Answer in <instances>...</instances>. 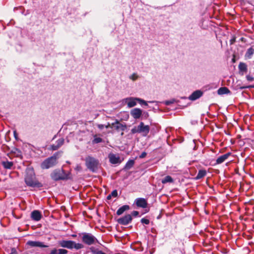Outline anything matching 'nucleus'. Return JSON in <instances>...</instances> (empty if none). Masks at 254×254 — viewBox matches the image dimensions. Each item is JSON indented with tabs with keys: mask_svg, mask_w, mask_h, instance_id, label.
<instances>
[{
	"mask_svg": "<svg viewBox=\"0 0 254 254\" xmlns=\"http://www.w3.org/2000/svg\"><path fill=\"white\" fill-rule=\"evenodd\" d=\"M230 152H228L223 155H221L217 158L216 160V164H220L225 161L231 155Z\"/></svg>",
	"mask_w": 254,
	"mask_h": 254,
	"instance_id": "nucleus-16",
	"label": "nucleus"
},
{
	"mask_svg": "<svg viewBox=\"0 0 254 254\" xmlns=\"http://www.w3.org/2000/svg\"><path fill=\"white\" fill-rule=\"evenodd\" d=\"M141 222L142 224L147 225V224H149V220L148 219H146L145 218H143L141 219Z\"/></svg>",
	"mask_w": 254,
	"mask_h": 254,
	"instance_id": "nucleus-33",
	"label": "nucleus"
},
{
	"mask_svg": "<svg viewBox=\"0 0 254 254\" xmlns=\"http://www.w3.org/2000/svg\"><path fill=\"white\" fill-rule=\"evenodd\" d=\"M102 141H103L102 138L99 137H97L96 135H95L94 136V139L92 140V143L93 144H97V143L102 142Z\"/></svg>",
	"mask_w": 254,
	"mask_h": 254,
	"instance_id": "nucleus-28",
	"label": "nucleus"
},
{
	"mask_svg": "<svg viewBox=\"0 0 254 254\" xmlns=\"http://www.w3.org/2000/svg\"><path fill=\"white\" fill-rule=\"evenodd\" d=\"M109 159L111 163L116 164L120 163V157L114 154L109 155Z\"/></svg>",
	"mask_w": 254,
	"mask_h": 254,
	"instance_id": "nucleus-17",
	"label": "nucleus"
},
{
	"mask_svg": "<svg viewBox=\"0 0 254 254\" xmlns=\"http://www.w3.org/2000/svg\"><path fill=\"white\" fill-rule=\"evenodd\" d=\"M149 103H154L155 101H148Z\"/></svg>",
	"mask_w": 254,
	"mask_h": 254,
	"instance_id": "nucleus-49",
	"label": "nucleus"
},
{
	"mask_svg": "<svg viewBox=\"0 0 254 254\" xmlns=\"http://www.w3.org/2000/svg\"><path fill=\"white\" fill-rule=\"evenodd\" d=\"M68 251L65 249H58V254H67Z\"/></svg>",
	"mask_w": 254,
	"mask_h": 254,
	"instance_id": "nucleus-32",
	"label": "nucleus"
},
{
	"mask_svg": "<svg viewBox=\"0 0 254 254\" xmlns=\"http://www.w3.org/2000/svg\"><path fill=\"white\" fill-rule=\"evenodd\" d=\"M83 244L91 246L99 243L97 239L91 233L83 232L79 234Z\"/></svg>",
	"mask_w": 254,
	"mask_h": 254,
	"instance_id": "nucleus-3",
	"label": "nucleus"
},
{
	"mask_svg": "<svg viewBox=\"0 0 254 254\" xmlns=\"http://www.w3.org/2000/svg\"><path fill=\"white\" fill-rule=\"evenodd\" d=\"M246 78L248 81H252L254 80V77H253V76H252L250 75H247L246 76Z\"/></svg>",
	"mask_w": 254,
	"mask_h": 254,
	"instance_id": "nucleus-36",
	"label": "nucleus"
},
{
	"mask_svg": "<svg viewBox=\"0 0 254 254\" xmlns=\"http://www.w3.org/2000/svg\"><path fill=\"white\" fill-rule=\"evenodd\" d=\"M50 254H58V249H53L51 251Z\"/></svg>",
	"mask_w": 254,
	"mask_h": 254,
	"instance_id": "nucleus-35",
	"label": "nucleus"
},
{
	"mask_svg": "<svg viewBox=\"0 0 254 254\" xmlns=\"http://www.w3.org/2000/svg\"><path fill=\"white\" fill-rule=\"evenodd\" d=\"M206 175V171L205 170H199L198 171L197 176L195 177V180H199L203 178Z\"/></svg>",
	"mask_w": 254,
	"mask_h": 254,
	"instance_id": "nucleus-20",
	"label": "nucleus"
},
{
	"mask_svg": "<svg viewBox=\"0 0 254 254\" xmlns=\"http://www.w3.org/2000/svg\"><path fill=\"white\" fill-rule=\"evenodd\" d=\"M233 41H235V40H231V44H233Z\"/></svg>",
	"mask_w": 254,
	"mask_h": 254,
	"instance_id": "nucleus-47",
	"label": "nucleus"
},
{
	"mask_svg": "<svg viewBox=\"0 0 254 254\" xmlns=\"http://www.w3.org/2000/svg\"><path fill=\"white\" fill-rule=\"evenodd\" d=\"M239 70L240 72H245L247 71V65L245 63H240L238 66Z\"/></svg>",
	"mask_w": 254,
	"mask_h": 254,
	"instance_id": "nucleus-24",
	"label": "nucleus"
},
{
	"mask_svg": "<svg viewBox=\"0 0 254 254\" xmlns=\"http://www.w3.org/2000/svg\"><path fill=\"white\" fill-rule=\"evenodd\" d=\"M64 143V139L61 138L57 140L56 143L51 146V148L53 150H56L58 149Z\"/></svg>",
	"mask_w": 254,
	"mask_h": 254,
	"instance_id": "nucleus-18",
	"label": "nucleus"
},
{
	"mask_svg": "<svg viewBox=\"0 0 254 254\" xmlns=\"http://www.w3.org/2000/svg\"><path fill=\"white\" fill-rule=\"evenodd\" d=\"M129 209V206L128 205H124L119 208L117 211V214L118 215H121L125 211L128 210Z\"/></svg>",
	"mask_w": 254,
	"mask_h": 254,
	"instance_id": "nucleus-19",
	"label": "nucleus"
},
{
	"mask_svg": "<svg viewBox=\"0 0 254 254\" xmlns=\"http://www.w3.org/2000/svg\"><path fill=\"white\" fill-rule=\"evenodd\" d=\"M137 98L127 97L123 100V102L127 105L128 108H131L136 105Z\"/></svg>",
	"mask_w": 254,
	"mask_h": 254,
	"instance_id": "nucleus-7",
	"label": "nucleus"
},
{
	"mask_svg": "<svg viewBox=\"0 0 254 254\" xmlns=\"http://www.w3.org/2000/svg\"><path fill=\"white\" fill-rule=\"evenodd\" d=\"M97 127L100 129H102L104 127V126L103 125H102V124L98 125Z\"/></svg>",
	"mask_w": 254,
	"mask_h": 254,
	"instance_id": "nucleus-44",
	"label": "nucleus"
},
{
	"mask_svg": "<svg viewBox=\"0 0 254 254\" xmlns=\"http://www.w3.org/2000/svg\"><path fill=\"white\" fill-rule=\"evenodd\" d=\"M9 254H17L16 249L15 248H12Z\"/></svg>",
	"mask_w": 254,
	"mask_h": 254,
	"instance_id": "nucleus-37",
	"label": "nucleus"
},
{
	"mask_svg": "<svg viewBox=\"0 0 254 254\" xmlns=\"http://www.w3.org/2000/svg\"><path fill=\"white\" fill-rule=\"evenodd\" d=\"M146 155V153L145 152H142L141 155H140V158H143L145 157Z\"/></svg>",
	"mask_w": 254,
	"mask_h": 254,
	"instance_id": "nucleus-43",
	"label": "nucleus"
},
{
	"mask_svg": "<svg viewBox=\"0 0 254 254\" xmlns=\"http://www.w3.org/2000/svg\"><path fill=\"white\" fill-rule=\"evenodd\" d=\"M71 173L70 172L67 173L63 169H55L51 174V177L52 180L55 181L60 180H67L71 179Z\"/></svg>",
	"mask_w": 254,
	"mask_h": 254,
	"instance_id": "nucleus-2",
	"label": "nucleus"
},
{
	"mask_svg": "<svg viewBox=\"0 0 254 254\" xmlns=\"http://www.w3.org/2000/svg\"><path fill=\"white\" fill-rule=\"evenodd\" d=\"M136 205L139 207L143 208H146L147 205L146 200L143 198H138L135 199Z\"/></svg>",
	"mask_w": 254,
	"mask_h": 254,
	"instance_id": "nucleus-12",
	"label": "nucleus"
},
{
	"mask_svg": "<svg viewBox=\"0 0 254 254\" xmlns=\"http://www.w3.org/2000/svg\"><path fill=\"white\" fill-rule=\"evenodd\" d=\"M25 183L28 187L33 188H41L42 183H40L36 178L33 169L27 168L26 170V175L24 179Z\"/></svg>",
	"mask_w": 254,
	"mask_h": 254,
	"instance_id": "nucleus-1",
	"label": "nucleus"
},
{
	"mask_svg": "<svg viewBox=\"0 0 254 254\" xmlns=\"http://www.w3.org/2000/svg\"><path fill=\"white\" fill-rule=\"evenodd\" d=\"M110 125L109 123L108 124V125L107 126H105V127L106 128H108L110 127Z\"/></svg>",
	"mask_w": 254,
	"mask_h": 254,
	"instance_id": "nucleus-46",
	"label": "nucleus"
},
{
	"mask_svg": "<svg viewBox=\"0 0 254 254\" xmlns=\"http://www.w3.org/2000/svg\"><path fill=\"white\" fill-rule=\"evenodd\" d=\"M217 93L219 95H223V94L230 93V91L229 90V89L228 88H227L226 87H223L220 88L218 90Z\"/></svg>",
	"mask_w": 254,
	"mask_h": 254,
	"instance_id": "nucleus-21",
	"label": "nucleus"
},
{
	"mask_svg": "<svg viewBox=\"0 0 254 254\" xmlns=\"http://www.w3.org/2000/svg\"><path fill=\"white\" fill-rule=\"evenodd\" d=\"M112 127L117 130H121L124 131L126 128V125H123L118 121H116L115 123H112Z\"/></svg>",
	"mask_w": 254,
	"mask_h": 254,
	"instance_id": "nucleus-15",
	"label": "nucleus"
},
{
	"mask_svg": "<svg viewBox=\"0 0 254 254\" xmlns=\"http://www.w3.org/2000/svg\"><path fill=\"white\" fill-rule=\"evenodd\" d=\"M134 164V161L133 160H129L126 163L125 169L126 170H129L133 167Z\"/></svg>",
	"mask_w": 254,
	"mask_h": 254,
	"instance_id": "nucleus-25",
	"label": "nucleus"
},
{
	"mask_svg": "<svg viewBox=\"0 0 254 254\" xmlns=\"http://www.w3.org/2000/svg\"><path fill=\"white\" fill-rule=\"evenodd\" d=\"M173 182V180L172 178L170 176H166L162 180V184H166L167 183H172Z\"/></svg>",
	"mask_w": 254,
	"mask_h": 254,
	"instance_id": "nucleus-27",
	"label": "nucleus"
},
{
	"mask_svg": "<svg viewBox=\"0 0 254 254\" xmlns=\"http://www.w3.org/2000/svg\"><path fill=\"white\" fill-rule=\"evenodd\" d=\"M131 214L132 216L136 217L139 215V212L137 211H133Z\"/></svg>",
	"mask_w": 254,
	"mask_h": 254,
	"instance_id": "nucleus-40",
	"label": "nucleus"
},
{
	"mask_svg": "<svg viewBox=\"0 0 254 254\" xmlns=\"http://www.w3.org/2000/svg\"><path fill=\"white\" fill-rule=\"evenodd\" d=\"M2 165L5 169H10L13 165L12 162L2 161Z\"/></svg>",
	"mask_w": 254,
	"mask_h": 254,
	"instance_id": "nucleus-23",
	"label": "nucleus"
},
{
	"mask_svg": "<svg viewBox=\"0 0 254 254\" xmlns=\"http://www.w3.org/2000/svg\"><path fill=\"white\" fill-rule=\"evenodd\" d=\"M58 153L54 154L52 156L45 159L41 164V167L43 169H48L55 166L57 163Z\"/></svg>",
	"mask_w": 254,
	"mask_h": 254,
	"instance_id": "nucleus-5",
	"label": "nucleus"
},
{
	"mask_svg": "<svg viewBox=\"0 0 254 254\" xmlns=\"http://www.w3.org/2000/svg\"><path fill=\"white\" fill-rule=\"evenodd\" d=\"M26 245L31 247H40L47 248L48 246L45 245L44 243L39 241H28L26 243Z\"/></svg>",
	"mask_w": 254,
	"mask_h": 254,
	"instance_id": "nucleus-10",
	"label": "nucleus"
},
{
	"mask_svg": "<svg viewBox=\"0 0 254 254\" xmlns=\"http://www.w3.org/2000/svg\"><path fill=\"white\" fill-rule=\"evenodd\" d=\"M150 131V127L145 125L143 122H140L137 126L134 127L131 129V132L133 134L140 133L143 136H146Z\"/></svg>",
	"mask_w": 254,
	"mask_h": 254,
	"instance_id": "nucleus-4",
	"label": "nucleus"
},
{
	"mask_svg": "<svg viewBox=\"0 0 254 254\" xmlns=\"http://www.w3.org/2000/svg\"><path fill=\"white\" fill-rule=\"evenodd\" d=\"M174 100H170V101H166L165 102V104L167 105H169L171 104H173L174 103Z\"/></svg>",
	"mask_w": 254,
	"mask_h": 254,
	"instance_id": "nucleus-39",
	"label": "nucleus"
},
{
	"mask_svg": "<svg viewBox=\"0 0 254 254\" xmlns=\"http://www.w3.org/2000/svg\"><path fill=\"white\" fill-rule=\"evenodd\" d=\"M251 87H254V86H241L239 88L240 89H244L249 88H251Z\"/></svg>",
	"mask_w": 254,
	"mask_h": 254,
	"instance_id": "nucleus-42",
	"label": "nucleus"
},
{
	"mask_svg": "<svg viewBox=\"0 0 254 254\" xmlns=\"http://www.w3.org/2000/svg\"><path fill=\"white\" fill-rule=\"evenodd\" d=\"M81 167L80 165H77L75 168V170L77 171H80L81 170Z\"/></svg>",
	"mask_w": 254,
	"mask_h": 254,
	"instance_id": "nucleus-38",
	"label": "nucleus"
},
{
	"mask_svg": "<svg viewBox=\"0 0 254 254\" xmlns=\"http://www.w3.org/2000/svg\"><path fill=\"white\" fill-rule=\"evenodd\" d=\"M91 252L93 254H106L103 253L102 251L95 250L94 248H91Z\"/></svg>",
	"mask_w": 254,
	"mask_h": 254,
	"instance_id": "nucleus-29",
	"label": "nucleus"
},
{
	"mask_svg": "<svg viewBox=\"0 0 254 254\" xmlns=\"http://www.w3.org/2000/svg\"><path fill=\"white\" fill-rule=\"evenodd\" d=\"M72 241L62 240L59 242V245L63 248L72 249Z\"/></svg>",
	"mask_w": 254,
	"mask_h": 254,
	"instance_id": "nucleus-11",
	"label": "nucleus"
},
{
	"mask_svg": "<svg viewBox=\"0 0 254 254\" xmlns=\"http://www.w3.org/2000/svg\"><path fill=\"white\" fill-rule=\"evenodd\" d=\"M31 218L33 220L39 221L42 218V215L38 210H34L31 213Z\"/></svg>",
	"mask_w": 254,
	"mask_h": 254,
	"instance_id": "nucleus-14",
	"label": "nucleus"
},
{
	"mask_svg": "<svg viewBox=\"0 0 254 254\" xmlns=\"http://www.w3.org/2000/svg\"><path fill=\"white\" fill-rule=\"evenodd\" d=\"M18 9H19L21 11V14H23V7H22L20 6L19 7H15L14 9V10H18Z\"/></svg>",
	"mask_w": 254,
	"mask_h": 254,
	"instance_id": "nucleus-41",
	"label": "nucleus"
},
{
	"mask_svg": "<svg viewBox=\"0 0 254 254\" xmlns=\"http://www.w3.org/2000/svg\"><path fill=\"white\" fill-rule=\"evenodd\" d=\"M254 49L252 47L248 49L245 56L248 58L250 59L251 58V56L254 54Z\"/></svg>",
	"mask_w": 254,
	"mask_h": 254,
	"instance_id": "nucleus-26",
	"label": "nucleus"
},
{
	"mask_svg": "<svg viewBox=\"0 0 254 254\" xmlns=\"http://www.w3.org/2000/svg\"><path fill=\"white\" fill-rule=\"evenodd\" d=\"M233 41H235V40H231V44H233Z\"/></svg>",
	"mask_w": 254,
	"mask_h": 254,
	"instance_id": "nucleus-48",
	"label": "nucleus"
},
{
	"mask_svg": "<svg viewBox=\"0 0 254 254\" xmlns=\"http://www.w3.org/2000/svg\"><path fill=\"white\" fill-rule=\"evenodd\" d=\"M138 75L135 73H133L129 76V78L133 81L136 80L138 78Z\"/></svg>",
	"mask_w": 254,
	"mask_h": 254,
	"instance_id": "nucleus-31",
	"label": "nucleus"
},
{
	"mask_svg": "<svg viewBox=\"0 0 254 254\" xmlns=\"http://www.w3.org/2000/svg\"><path fill=\"white\" fill-rule=\"evenodd\" d=\"M142 114V111L139 108H134L130 111V115L135 120L139 119Z\"/></svg>",
	"mask_w": 254,
	"mask_h": 254,
	"instance_id": "nucleus-9",
	"label": "nucleus"
},
{
	"mask_svg": "<svg viewBox=\"0 0 254 254\" xmlns=\"http://www.w3.org/2000/svg\"><path fill=\"white\" fill-rule=\"evenodd\" d=\"M112 197V195L110 194L109 195L107 196V199H110Z\"/></svg>",
	"mask_w": 254,
	"mask_h": 254,
	"instance_id": "nucleus-45",
	"label": "nucleus"
},
{
	"mask_svg": "<svg viewBox=\"0 0 254 254\" xmlns=\"http://www.w3.org/2000/svg\"><path fill=\"white\" fill-rule=\"evenodd\" d=\"M203 94V92L200 90H196L193 92L189 97V99L191 101H194L200 98Z\"/></svg>",
	"mask_w": 254,
	"mask_h": 254,
	"instance_id": "nucleus-13",
	"label": "nucleus"
},
{
	"mask_svg": "<svg viewBox=\"0 0 254 254\" xmlns=\"http://www.w3.org/2000/svg\"><path fill=\"white\" fill-rule=\"evenodd\" d=\"M72 249L74 248L76 250H78L84 248L83 244L81 243H76L74 241H72Z\"/></svg>",
	"mask_w": 254,
	"mask_h": 254,
	"instance_id": "nucleus-22",
	"label": "nucleus"
},
{
	"mask_svg": "<svg viewBox=\"0 0 254 254\" xmlns=\"http://www.w3.org/2000/svg\"><path fill=\"white\" fill-rule=\"evenodd\" d=\"M137 102L140 105H143L146 106H148L147 102L146 101H145V100L141 99V98H137Z\"/></svg>",
	"mask_w": 254,
	"mask_h": 254,
	"instance_id": "nucleus-30",
	"label": "nucleus"
},
{
	"mask_svg": "<svg viewBox=\"0 0 254 254\" xmlns=\"http://www.w3.org/2000/svg\"><path fill=\"white\" fill-rule=\"evenodd\" d=\"M131 216L130 214H127L122 218L118 219V222L120 224L126 225L131 222Z\"/></svg>",
	"mask_w": 254,
	"mask_h": 254,
	"instance_id": "nucleus-8",
	"label": "nucleus"
},
{
	"mask_svg": "<svg viewBox=\"0 0 254 254\" xmlns=\"http://www.w3.org/2000/svg\"><path fill=\"white\" fill-rule=\"evenodd\" d=\"M110 194L112 195V196L116 197L118 196V191L116 190H115L112 191Z\"/></svg>",
	"mask_w": 254,
	"mask_h": 254,
	"instance_id": "nucleus-34",
	"label": "nucleus"
},
{
	"mask_svg": "<svg viewBox=\"0 0 254 254\" xmlns=\"http://www.w3.org/2000/svg\"><path fill=\"white\" fill-rule=\"evenodd\" d=\"M85 161L86 166L89 170L93 172L97 170L99 164L97 159L89 156L85 158Z\"/></svg>",
	"mask_w": 254,
	"mask_h": 254,
	"instance_id": "nucleus-6",
	"label": "nucleus"
},
{
	"mask_svg": "<svg viewBox=\"0 0 254 254\" xmlns=\"http://www.w3.org/2000/svg\"><path fill=\"white\" fill-rule=\"evenodd\" d=\"M76 235H72V237H76Z\"/></svg>",
	"mask_w": 254,
	"mask_h": 254,
	"instance_id": "nucleus-50",
	"label": "nucleus"
}]
</instances>
